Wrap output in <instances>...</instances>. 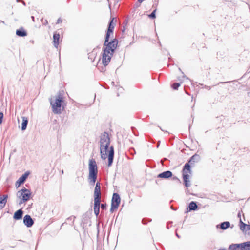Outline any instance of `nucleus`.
Listing matches in <instances>:
<instances>
[{
    "mask_svg": "<svg viewBox=\"0 0 250 250\" xmlns=\"http://www.w3.org/2000/svg\"><path fill=\"white\" fill-rule=\"evenodd\" d=\"M16 35L19 37H24L27 36V32L23 28H21L16 30Z\"/></svg>",
    "mask_w": 250,
    "mask_h": 250,
    "instance_id": "obj_19",
    "label": "nucleus"
},
{
    "mask_svg": "<svg viewBox=\"0 0 250 250\" xmlns=\"http://www.w3.org/2000/svg\"><path fill=\"white\" fill-rule=\"evenodd\" d=\"M244 250H250V241L246 242H244Z\"/></svg>",
    "mask_w": 250,
    "mask_h": 250,
    "instance_id": "obj_25",
    "label": "nucleus"
},
{
    "mask_svg": "<svg viewBox=\"0 0 250 250\" xmlns=\"http://www.w3.org/2000/svg\"><path fill=\"white\" fill-rule=\"evenodd\" d=\"M145 0H138V1L141 3H142L143 1H144Z\"/></svg>",
    "mask_w": 250,
    "mask_h": 250,
    "instance_id": "obj_37",
    "label": "nucleus"
},
{
    "mask_svg": "<svg viewBox=\"0 0 250 250\" xmlns=\"http://www.w3.org/2000/svg\"><path fill=\"white\" fill-rule=\"evenodd\" d=\"M180 84L179 83H174L173 85H172V87L174 89H177L178 88V87L180 86Z\"/></svg>",
    "mask_w": 250,
    "mask_h": 250,
    "instance_id": "obj_29",
    "label": "nucleus"
},
{
    "mask_svg": "<svg viewBox=\"0 0 250 250\" xmlns=\"http://www.w3.org/2000/svg\"><path fill=\"white\" fill-rule=\"evenodd\" d=\"M61 173H62V174H63V170H62L61 171Z\"/></svg>",
    "mask_w": 250,
    "mask_h": 250,
    "instance_id": "obj_44",
    "label": "nucleus"
},
{
    "mask_svg": "<svg viewBox=\"0 0 250 250\" xmlns=\"http://www.w3.org/2000/svg\"><path fill=\"white\" fill-rule=\"evenodd\" d=\"M110 33H111V32H108L107 31V33L106 34V36H105V42H104V45H106V43L108 42H109L108 41H109V38L110 37Z\"/></svg>",
    "mask_w": 250,
    "mask_h": 250,
    "instance_id": "obj_26",
    "label": "nucleus"
},
{
    "mask_svg": "<svg viewBox=\"0 0 250 250\" xmlns=\"http://www.w3.org/2000/svg\"><path fill=\"white\" fill-rule=\"evenodd\" d=\"M229 250H238V248L236 247L235 244L230 245L229 248Z\"/></svg>",
    "mask_w": 250,
    "mask_h": 250,
    "instance_id": "obj_27",
    "label": "nucleus"
},
{
    "mask_svg": "<svg viewBox=\"0 0 250 250\" xmlns=\"http://www.w3.org/2000/svg\"><path fill=\"white\" fill-rule=\"evenodd\" d=\"M101 186L99 182H97L94 189V198L101 199Z\"/></svg>",
    "mask_w": 250,
    "mask_h": 250,
    "instance_id": "obj_9",
    "label": "nucleus"
},
{
    "mask_svg": "<svg viewBox=\"0 0 250 250\" xmlns=\"http://www.w3.org/2000/svg\"><path fill=\"white\" fill-rule=\"evenodd\" d=\"M110 140L108 134L104 132L100 136V153L101 158L103 160L107 157V151L109 147Z\"/></svg>",
    "mask_w": 250,
    "mask_h": 250,
    "instance_id": "obj_1",
    "label": "nucleus"
},
{
    "mask_svg": "<svg viewBox=\"0 0 250 250\" xmlns=\"http://www.w3.org/2000/svg\"><path fill=\"white\" fill-rule=\"evenodd\" d=\"M236 248H238V250H244L245 247H244V243H240V244H235Z\"/></svg>",
    "mask_w": 250,
    "mask_h": 250,
    "instance_id": "obj_24",
    "label": "nucleus"
},
{
    "mask_svg": "<svg viewBox=\"0 0 250 250\" xmlns=\"http://www.w3.org/2000/svg\"><path fill=\"white\" fill-rule=\"evenodd\" d=\"M113 19H112L110 21L107 29V32H111V33H113V29L114 28V24H113Z\"/></svg>",
    "mask_w": 250,
    "mask_h": 250,
    "instance_id": "obj_22",
    "label": "nucleus"
},
{
    "mask_svg": "<svg viewBox=\"0 0 250 250\" xmlns=\"http://www.w3.org/2000/svg\"><path fill=\"white\" fill-rule=\"evenodd\" d=\"M172 176V173L170 171L167 170L159 174L157 177L163 179H167L171 177Z\"/></svg>",
    "mask_w": 250,
    "mask_h": 250,
    "instance_id": "obj_12",
    "label": "nucleus"
},
{
    "mask_svg": "<svg viewBox=\"0 0 250 250\" xmlns=\"http://www.w3.org/2000/svg\"><path fill=\"white\" fill-rule=\"evenodd\" d=\"M89 171L90 182L94 185L97 179L98 170L96 161L93 159H90L89 161Z\"/></svg>",
    "mask_w": 250,
    "mask_h": 250,
    "instance_id": "obj_3",
    "label": "nucleus"
},
{
    "mask_svg": "<svg viewBox=\"0 0 250 250\" xmlns=\"http://www.w3.org/2000/svg\"><path fill=\"white\" fill-rule=\"evenodd\" d=\"M22 122L21 124V130H24L26 129L28 124V118L26 117H22Z\"/></svg>",
    "mask_w": 250,
    "mask_h": 250,
    "instance_id": "obj_20",
    "label": "nucleus"
},
{
    "mask_svg": "<svg viewBox=\"0 0 250 250\" xmlns=\"http://www.w3.org/2000/svg\"><path fill=\"white\" fill-rule=\"evenodd\" d=\"M28 174V173L26 172L21 176L16 182V186L19 187L21 184L23 183L25 180L26 179V178H27Z\"/></svg>",
    "mask_w": 250,
    "mask_h": 250,
    "instance_id": "obj_13",
    "label": "nucleus"
},
{
    "mask_svg": "<svg viewBox=\"0 0 250 250\" xmlns=\"http://www.w3.org/2000/svg\"><path fill=\"white\" fill-rule=\"evenodd\" d=\"M62 22V20L60 18L58 19V20H57V23H61Z\"/></svg>",
    "mask_w": 250,
    "mask_h": 250,
    "instance_id": "obj_34",
    "label": "nucleus"
},
{
    "mask_svg": "<svg viewBox=\"0 0 250 250\" xmlns=\"http://www.w3.org/2000/svg\"><path fill=\"white\" fill-rule=\"evenodd\" d=\"M118 44V41L116 39H114L111 42H109L106 43L105 48L104 51H107L108 53L113 54L115 50L116 49Z\"/></svg>",
    "mask_w": 250,
    "mask_h": 250,
    "instance_id": "obj_7",
    "label": "nucleus"
},
{
    "mask_svg": "<svg viewBox=\"0 0 250 250\" xmlns=\"http://www.w3.org/2000/svg\"><path fill=\"white\" fill-rule=\"evenodd\" d=\"M101 208L102 209L104 210L106 208V204H102L101 205Z\"/></svg>",
    "mask_w": 250,
    "mask_h": 250,
    "instance_id": "obj_30",
    "label": "nucleus"
},
{
    "mask_svg": "<svg viewBox=\"0 0 250 250\" xmlns=\"http://www.w3.org/2000/svg\"><path fill=\"white\" fill-rule=\"evenodd\" d=\"M54 100L52 99L50 100V104L52 106V111L54 114H61L62 111L61 108L62 103L63 102L62 95L59 93L54 97Z\"/></svg>",
    "mask_w": 250,
    "mask_h": 250,
    "instance_id": "obj_2",
    "label": "nucleus"
},
{
    "mask_svg": "<svg viewBox=\"0 0 250 250\" xmlns=\"http://www.w3.org/2000/svg\"><path fill=\"white\" fill-rule=\"evenodd\" d=\"M101 199L94 198V209H100Z\"/></svg>",
    "mask_w": 250,
    "mask_h": 250,
    "instance_id": "obj_21",
    "label": "nucleus"
},
{
    "mask_svg": "<svg viewBox=\"0 0 250 250\" xmlns=\"http://www.w3.org/2000/svg\"><path fill=\"white\" fill-rule=\"evenodd\" d=\"M230 223L228 221H226L221 223V224L217 225L216 227L217 228H220L222 230H225L228 228L230 227Z\"/></svg>",
    "mask_w": 250,
    "mask_h": 250,
    "instance_id": "obj_15",
    "label": "nucleus"
},
{
    "mask_svg": "<svg viewBox=\"0 0 250 250\" xmlns=\"http://www.w3.org/2000/svg\"><path fill=\"white\" fill-rule=\"evenodd\" d=\"M44 23H45V24L47 23V21L46 20H45V22H44Z\"/></svg>",
    "mask_w": 250,
    "mask_h": 250,
    "instance_id": "obj_43",
    "label": "nucleus"
},
{
    "mask_svg": "<svg viewBox=\"0 0 250 250\" xmlns=\"http://www.w3.org/2000/svg\"><path fill=\"white\" fill-rule=\"evenodd\" d=\"M176 236H177L178 238H179V237H179V235H178L177 233L176 234Z\"/></svg>",
    "mask_w": 250,
    "mask_h": 250,
    "instance_id": "obj_45",
    "label": "nucleus"
},
{
    "mask_svg": "<svg viewBox=\"0 0 250 250\" xmlns=\"http://www.w3.org/2000/svg\"><path fill=\"white\" fill-rule=\"evenodd\" d=\"M23 223L27 227H30L33 225L34 221L29 215H26L23 218Z\"/></svg>",
    "mask_w": 250,
    "mask_h": 250,
    "instance_id": "obj_11",
    "label": "nucleus"
},
{
    "mask_svg": "<svg viewBox=\"0 0 250 250\" xmlns=\"http://www.w3.org/2000/svg\"><path fill=\"white\" fill-rule=\"evenodd\" d=\"M226 250V249H219V250Z\"/></svg>",
    "mask_w": 250,
    "mask_h": 250,
    "instance_id": "obj_46",
    "label": "nucleus"
},
{
    "mask_svg": "<svg viewBox=\"0 0 250 250\" xmlns=\"http://www.w3.org/2000/svg\"><path fill=\"white\" fill-rule=\"evenodd\" d=\"M179 71H181V69L179 68Z\"/></svg>",
    "mask_w": 250,
    "mask_h": 250,
    "instance_id": "obj_47",
    "label": "nucleus"
},
{
    "mask_svg": "<svg viewBox=\"0 0 250 250\" xmlns=\"http://www.w3.org/2000/svg\"><path fill=\"white\" fill-rule=\"evenodd\" d=\"M173 179L174 180H179L178 179V178L177 177H174L173 178Z\"/></svg>",
    "mask_w": 250,
    "mask_h": 250,
    "instance_id": "obj_38",
    "label": "nucleus"
},
{
    "mask_svg": "<svg viewBox=\"0 0 250 250\" xmlns=\"http://www.w3.org/2000/svg\"><path fill=\"white\" fill-rule=\"evenodd\" d=\"M23 213V212L21 209H19L18 210L16 211L15 212V213L14 214V216H13L15 220H19V219H21V218L22 217Z\"/></svg>",
    "mask_w": 250,
    "mask_h": 250,
    "instance_id": "obj_17",
    "label": "nucleus"
},
{
    "mask_svg": "<svg viewBox=\"0 0 250 250\" xmlns=\"http://www.w3.org/2000/svg\"><path fill=\"white\" fill-rule=\"evenodd\" d=\"M3 118V114L2 112H0V125L2 122V119Z\"/></svg>",
    "mask_w": 250,
    "mask_h": 250,
    "instance_id": "obj_31",
    "label": "nucleus"
},
{
    "mask_svg": "<svg viewBox=\"0 0 250 250\" xmlns=\"http://www.w3.org/2000/svg\"><path fill=\"white\" fill-rule=\"evenodd\" d=\"M120 202L121 198L119 195L117 193H113L111 201V208L110 209V211L111 213L113 212L115 209L118 208Z\"/></svg>",
    "mask_w": 250,
    "mask_h": 250,
    "instance_id": "obj_6",
    "label": "nucleus"
},
{
    "mask_svg": "<svg viewBox=\"0 0 250 250\" xmlns=\"http://www.w3.org/2000/svg\"><path fill=\"white\" fill-rule=\"evenodd\" d=\"M181 72H182V73L183 74H184V73H183V72H182V71H181ZM183 77H184V78H186V79H188V77H186V76H185L184 75H183Z\"/></svg>",
    "mask_w": 250,
    "mask_h": 250,
    "instance_id": "obj_39",
    "label": "nucleus"
},
{
    "mask_svg": "<svg viewBox=\"0 0 250 250\" xmlns=\"http://www.w3.org/2000/svg\"><path fill=\"white\" fill-rule=\"evenodd\" d=\"M112 55L113 54L108 53L107 51H104L102 57V62L104 66L108 64Z\"/></svg>",
    "mask_w": 250,
    "mask_h": 250,
    "instance_id": "obj_8",
    "label": "nucleus"
},
{
    "mask_svg": "<svg viewBox=\"0 0 250 250\" xmlns=\"http://www.w3.org/2000/svg\"><path fill=\"white\" fill-rule=\"evenodd\" d=\"M8 195H4L2 196H0V209L3 208L7 201Z\"/></svg>",
    "mask_w": 250,
    "mask_h": 250,
    "instance_id": "obj_14",
    "label": "nucleus"
},
{
    "mask_svg": "<svg viewBox=\"0 0 250 250\" xmlns=\"http://www.w3.org/2000/svg\"><path fill=\"white\" fill-rule=\"evenodd\" d=\"M114 148H113V146H111L109 147V153H108V166L109 167L113 163V159H114Z\"/></svg>",
    "mask_w": 250,
    "mask_h": 250,
    "instance_id": "obj_10",
    "label": "nucleus"
},
{
    "mask_svg": "<svg viewBox=\"0 0 250 250\" xmlns=\"http://www.w3.org/2000/svg\"><path fill=\"white\" fill-rule=\"evenodd\" d=\"M32 19L33 20V21H34V16H32Z\"/></svg>",
    "mask_w": 250,
    "mask_h": 250,
    "instance_id": "obj_40",
    "label": "nucleus"
},
{
    "mask_svg": "<svg viewBox=\"0 0 250 250\" xmlns=\"http://www.w3.org/2000/svg\"><path fill=\"white\" fill-rule=\"evenodd\" d=\"M156 11V9H155L149 15V17L151 19H154L156 18L155 13Z\"/></svg>",
    "mask_w": 250,
    "mask_h": 250,
    "instance_id": "obj_28",
    "label": "nucleus"
},
{
    "mask_svg": "<svg viewBox=\"0 0 250 250\" xmlns=\"http://www.w3.org/2000/svg\"><path fill=\"white\" fill-rule=\"evenodd\" d=\"M60 39V34L55 33L53 35V44L54 46L57 48L59 45V41Z\"/></svg>",
    "mask_w": 250,
    "mask_h": 250,
    "instance_id": "obj_18",
    "label": "nucleus"
},
{
    "mask_svg": "<svg viewBox=\"0 0 250 250\" xmlns=\"http://www.w3.org/2000/svg\"><path fill=\"white\" fill-rule=\"evenodd\" d=\"M199 160V156L197 154H195L193 155L189 160V163H194L195 162L198 161Z\"/></svg>",
    "mask_w": 250,
    "mask_h": 250,
    "instance_id": "obj_23",
    "label": "nucleus"
},
{
    "mask_svg": "<svg viewBox=\"0 0 250 250\" xmlns=\"http://www.w3.org/2000/svg\"><path fill=\"white\" fill-rule=\"evenodd\" d=\"M44 23H45V24L47 23V21L46 20H45V22H44Z\"/></svg>",
    "mask_w": 250,
    "mask_h": 250,
    "instance_id": "obj_42",
    "label": "nucleus"
},
{
    "mask_svg": "<svg viewBox=\"0 0 250 250\" xmlns=\"http://www.w3.org/2000/svg\"><path fill=\"white\" fill-rule=\"evenodd\" d=\"M94 213L96 216H97L100 212V209H94Z\"/></svg>",
    "mask_w": 250,
    "mask_h": 250,
    "instance_id": "obj_32",
    "label": "nucleus"
},
{
    "mask_svg": "<svg viewBox=\"0 0 250 250\" xmlns=\"http://www.w3.org/2000/svg\"><path fill=\"white\" fill-rule=\"evenodd\" d=\"M189 174H191L190 166L188 163L185 164L183 170L182 175L185 186L188 188L190 186Z\"/></svg>",
    "mask_w": 250,
    "mask_h": 250,
    "instance_id": "obj_4",
    "label": "nucleus"
},
{
    "mask_svg": "<svg viewBox=\"0 0 250 250\" xmlns=\"http://www.w3.org/2000/svg\"><path fill=\"white\" fill-rule=\"evenodd\" d=\"M198 206L196 203L194 201L191 202L187 208V212L197 209Z\"/></svg>",
    "mask_w": 250,
    "mask_h": 250,
    "instance_id": "obj_16",
    "label": "nucleus"
},
{
    "mask_svg": "<svg viewBox=\"0 0 250 250\" xmlns=\"http://www.w3.org/2000/svg\"><path fill=\"white\" fill-rule=\"evenodd\" d=\"M205 88L206 89H207L208 90H210V86H205Z\"/></svg>",
    "mask_w": 250,
    "mask_h": 250,
    "instance_id": "obj_35",
    "label": "nucleus"
},
{
    "mask_svg": "<svg viewBox=\"0 0 250 250\" xmlns=\"http://www.w3.org/2000/svg\"><path fill=\"white\" fill-rule=\"evenodd\" d=\"M238 217H240V213H239L238 214Z\"/></svg>",
    "mask_w": 250,
    "mask_h": 250,
    "instance_id": "obj_41",
    "label": "nucleus"
},
{
    "mask_svg": "<svg viewBox=\"0 0 250 250\" xmlns=\"http://www.w3.org/2000/svg\"><path fill=\"white\" fill-rule=\"evenodd\" d=\"M74 218H75V217L71 216V217H70L67 218V220H73V221H74Z\"/></svg>",
    "mask_w": 250,
    "mask_h": 250,
    "instance_id": "obj_33",
    "label": "nucleus"
},
{
    "mask_svg": "<svg viewBox=\"0 0 250 250\" xmlns=\"http://www.w3.org/2000/svg\"><path fill=\"white\" fill-rule=\"evenodd\" d=\"M31 195V191L25 188H22L17 193V197L21 200L20 204L27 201L30 199Z\"/></svg>",
    "mask_w": 250,
    "mask_h": 250,
    "instance_id": "obj_5",
    "label": "nucleus"
},
{
    "mask_svg": "<svg viewBox=\"0 0 250 250\" xmlns=\"http://www.w3.org/2000/svg\"><path fill=\"white\" fill-rule=\"evenodd\" d=\"M142 223H143V224H146V221H145V219H143L142 220Z\"/></svg>",
    "mask_w": 250,
    "mask_h": 250,
    "instance_id": "obj_36",
    "label": "nucleus"
}]
</instances>
